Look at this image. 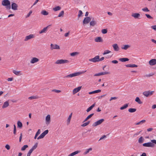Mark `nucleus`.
<instances>
[{"mask_svg":"<svg viewBox=\"0 0 156 156\" xmlns=\"http://www.w3.org/2000/svg\"><path fill=\"white\" fill-rule=\"evenodd\" d=\"M39 61L38 58L34 57L31 60L30 62L32 64H34L35 63Z\"/></svg>","mask_w":156,"mask_h":156,"instance_id":"obj_17","label":"nucleus"},{"mask_svg":"<svg viewBox=\"0 0 156 156\" xmlns=\"http://www.w3.org/2000/svg\"><path fill=\"white\" fill-rule=\"evenodd\" d=\"M9 105V103L8 101H6L4 102L3 105L2 106V108H4L8 107Z\"/></svg>","mask_w":156,"mask_h":156,"instance_id":"obj_24","label":"nucleus"},{"mask_svg":"<svg viewBox=\"0 0 156 156\" xmlns=\"http://www.w3.org/2000/svg\"><path fill=\"white\" fill-rule=\"evenodd\" d=\"M112 63H113L114 64H117L118 63V61L117 60H114L112 61Z\"/></svg>","mask_w":156,"mask_h":156,"instance_id":"obj_63","label":"nucleus"},{"mask_svg":"<svg viewBox=\"0 0 156 156\" xmlns=\"http://www.w3.org/2000/svg\"><path fill=\"white\" fill-rule=\"evenodd\" d=\"M72 113L69 115V116L68 117V119H67V122H68L69 123L70 122L71 118H72Z\"/></svg>","mask_w":156,"mask_h":156,"instance_id":"obj_42","label":"nucleus"},{"mask_svg":"<svg viewBox=\"0 0 156 156\" xmlns=\"http://www.w3.org/2000/svg\"><path fill=\"white\" fill-rule=\"evenodd\" d=\"M79 53L77 52H75L71 53L70 54V55L72 56H74L76 55H78Z\"/></svg>","mask_w":156,"mask_h":156,"instance_id":"obj_41","label":"nucleus"},{"mask_svg":"<svg viewBox=\"0 0 156 156\" xmlns=\"http://www.w3.org/2000/svg\"><path fill=\"white\" fill-rule=\"evenodd\" d=\"M82 86H80L74 89L73 90V94H75L79 91L81 89Z\"/></svg>","mask_w":156,"mask_h":156,"instance_id":"obj_16","label":"nucleus"},{"mask_svg":"<svg viewBox=\"0 0 156 156\" xmlns=\"http://www.w3.org/2000/svg\"><path fill=\"white\" fill-rule=\"evenodd\" d=\"M153 129V128H148V129H147V131L150 132V131H151Z\"/></svg>","mask_w":156,"mask_h":156,"instance_id":"obj_64","label":"nucleus"},{"mask_svg":"<svg viewBox=\"0 0 156 156\" xmlns=\"http://www.w3.org/2000/svg\"><path fill=\"white\" fill-rule=\"evenodd\" d=\"M13 73L15 74V75H17V76H19L20 75H21V74H20V71H17L15 70H13Z\"/></svg>","mask_w":156,"mask_h":156,"instance_id":"obj_37","label":"nucleus"},{"mask_svg":"<svg viewBox=\"0 0 156 156\" xmlns=\"http://www.w3.org/2000/svg\"><path fill=\"white\" fill-rule=\"evenodd\" d=\"M95 103H94L93 104L91 105L86 110L87 112H89L91 111L92 108L95 106Z\"/></svg>","mask_w":156,"mask_h":156,"instance_id":"obj_25","label":"nucleus"},{"mask_svg":"<svg viewBox=\"0 0 156 156\" xmlns=\"http://www.w3.org/2000/svg\"><path fill=\"white\" fill-rule=\"evenodd\" d=\"M61 7L60 6H57L53 8V10L55 11H57L60 10L61 9Z\"/></svg>","mask_w":156,"mask_h":156,"instance_id":"obj_33","label":"nucleus"},{"mask_svg":"<svg viewBox=\"0 0 156 156\" xmlns=\"http://www.w3.org/2000/svg\"><path fill=\"white\" fill-rule=\"evenodd\" d=\"M81 10H79V13L78 16L79 17L81 16L83 14Z\"/></svg>","mask_w":156,"mask_h":156,"instance_id":"obj_52","label":"nucleus"},{"mask_svg":"<svg viewBox=\"0 0 156 156\" xmlns=\"http://www.w3.org/2000/svg\"><path fill=\"white\" fill-rule=\"evenodd\" d=\"M80 152V151H74L70 154H69L68 156H74L75 155L78 154Z\"/></svg>","mask_w":156,"mask_h":156,"instance_id":"obj_22","label":"nucleus"},{"mask_svg":"<svg viewBox=\"0 0 156 156\" xmlns=\"http://www.w3.org/2000/svg\"><path fill=\"white\" fill-rule=\"evenodd\" d=\"M145 122H146V120H143L141 121H140L136 123V125H139L141 123H144Z\"/></svg>","mask_w":156,"mask_h":156,"instance_id":"obj_44","label":"nucleus"},{"mask_svg":"<svg viewBox=\"0 0 156 156\" xmlns=\"http://www.w3.org/2000/svg\"><path fill=\"white\" fill-rule=\"evenodd\" d=\"M149 63L151 66H154L156 64V59H152L149 61Z\"/></svg>","mask_w":156,"mask_h":156,"instance_id":"obj_14","label":"nucleus"},{"mask_svg":"<svg viewBox=\"0 0 156 156\" xmlns=\"http://www.w3.org/2000/svg\"><path fill=\"white\" fill-rule=\"evenodd\" d=\"M18 5L17 4L15 3H12V9L13 10H16L17 9Z\"/></svg>","mask_w":156,"mask_h":156,"instance_id":"obj_15","label":"nucleus"},{"mask_svg":"<svg viewBox=\"0 0 156 156\" xmlns=\"http://www.w3.org/2000/svg\"><path fill=\"white\" fill-rule=\"evenodd\" d=\"M144 139L142 136H141L138 140V142L139 143H142L144 141Z\"/></svg>","mask_w":156,"mask_h":156,"instance_id":"obj_32","label":"nucleus"},{"mask_svg":"<svg viewBox=\"0 0 156 156\" xmlns=\"http://www.w3.org/2000/svg\"><path fill=\"white\" fill-rule=\"evenodd\" d=\"M86 72V70H85V71L82 72H78L75 73H74L72 74H70L69 75H67L66 76L64 77V78H72L74 76H79L80 74L84 73L85 72Z\"/></svg>","mask_w":156,"mask_h":156,"instance_id":"obj_1","label":"nucleus"},{"mask_svg":"<svg viewBox=\"0 0 156 156\" xmlns=\"http://www.w3.org/2000/svg\"><path fill=\"white\" fill-rule=\"evenodd\" d=\"M136 110V108H130L128 109V111L130 113H133L135 112Z\"/></svg>","mask_w":156,"mask_h":156,"instance_id":"obj_31","label":"nucleus"},{"mask_svg":"<svg viewBox=\"0 0 156 156\" xmlns=\"http://www.w3.org/2000/svg\"><path fill=\"white\" fill-rule=\"evenodd\" d=\"M151 28L153 29L156 30V25H154L151 26Z\"/></svg>","mask_w":156,"mask_h":156,"instance_id":"obj_60","label":"nucleus"},{"mask_svg":"<svg viewBox=\"0 0 156 156\" xmlns=\"http://www.w3.org/2000/svg\"><path fill=\"white\" fill-rule=\"evenodd\" d=\"M37 145L38 143H36L35 145L32 147V148L31 149H32V150L34 151L37 147Z\"/></svg>","mask_w":156,"mask_h":156,"instance_id":"obj_43","label":"nucleus"},{"mask_svg":"<svg viewBox=\"0 0 156 156\" xmlns=\"http://www.w3.org/2000/svg\"><path fill=\"white\" fill-rule=\"evenodd\" d=\"M32 13V10H30L28 13L27 14V15L26 16V18H27L30 16L31 14Z\"/></svg>","mask_w":156,"mask_h":156,"instance_id":"obj_48","label":"nucleus"},{"mask_svg":"<svg viewBox=\"0 0 156 156\" xmlns=\"http://www.w3.org/2000/svg\"><path fill=\"white\" fill-rule=\"evenodd\" d=\"M131 16L133 17L135 19L139 18L140 16V14L138 13H133Z\"/></svg>","mask_w":156,"mask_h":156,"instance_id":"obj_20","label":"nucleus"},{"mask_svg":"<svg viewBox=\"0 0 156 156\" xmlns=\"http://www.w3.org/2000/svg\"><path fill=\"white\" fill-rule=\"evenodd\" d=\"M130 47V46L128 45H125L124 46V47H122L121 48L122 49L124 50H127L128 48H129Z\"/></svg>","mask_w":156,"mask_h":156,"instance_id":"obj_34","label":"nucleus"},{"mask_svg":"<svg viewBox=\"0 0 156 156\" xmlns=\"http://www.w3.org/2000/svg\"><path fill=\"white\" fill-rule=\"evenodd\" d=\"M37 96H31L28 98V99L29 100H31L33 99H37Z\"/></svg>","mask_w":156,"mask_h":156,"instance_id":"obj_46","label":"nucleus"},{"mask_svg":"<svg viewBox=\"0 0 156 156\" xmlns=\"http://www.w3.org/2000/svg\"><path fill=\"white\" fill-rule=\"evenodd\" d=\"M13 78L12 77H10V78H8L7 79V80L9 81H12L13 80Z\"/></svg>","mask_w":156,"mask_h":156,"instance_id":"obj_62","label":"nucleus"},{"mask_svg":"<svg viewBox=\"0 0 156 156\" xmlns=\"http://www.w3.org/2000/svg\"><path fill=\"white\" fill-rule=\"evenodd\" d=\"M91 20V18L89 17H85L83 21V23L84 24H87Z\"/></svg>","mask_w":156,"mask_h":156,"instance_id":"obj_10","label":"nucleus"},{"mask_svg":"<svg viewBox=\"0 0 156 156\" xmlns=\"http://www.w3.org/2000/svg\"><path fill=\"white\" fill-rule=\"evenodd\" d=\"M145 15L149 19H152L153 18L149 14H145Z\"/></svg>","mask_w":156,"mask_h":156,"instance_id":"obj_53","label":"nucleus"},{"mask_svg":"<svg viewBox=\"0 0 156 156\" xmlns=\"http://www.w3.org/2000/svg\"><path fill=\"white\" fill-rule=\"evenodd\" d=\"M154 91L150 90H148L143 92V94L146 97H148L150 96H151L153 94Z\"/></svg>","mask_w":156,"mask_h":156,"instance_id":"obj_7","label":"nucleus"},{"mask_svg":"<svg viewBox=\"0 0 156 156\" xmlns=\"http://www.w3.org/2000/svg\"><path fill=\"white\" fill-rule=\"evenodd\" d=\"M151 142L153 144H156V140H151Z\"/></svg>","mask_w":156,"mask_h":156,"instance_id":"obj_61","label":"nucleus"},{"mask_svg":"<svg viewBox=\"0 0 156 156\" xmlns=\"http://www.w3.org/2000/svg\"><path fill=\"white\" fill-rule=\"evenodd\" d=\"M22 138V133H21L20 135V139H19L20 142L21 141Z\"/></svg>","mask_w":156,"mask_h":156,"instance_id":"obj_59","label":"nucleus"},{"mask_svg":"<svg viewBox=\"0 0 156 156\" xmlns=\"http://www.w3.org/2000/svg\"><path fill=\"white\" fill-rule=\"evenodd\" d=\"M143 146L145 147H154V144L152 142H148L143 144Z\"/></svg>","mask_w":156,"mask_h":156,"instance_id":"obj_8","label":"nucleus"},{"mask_svg":"<svg viewBox=\"0 0 156 156\" xmlns=\"http://www.w3.org/2000/svg\"><path fill=\"white\" fill-rule=\"evenodd\" d=\"M141 131H140L139 132H138L134 134V135H133L134 136H136L139 135L140 134V133H141Z\"/></svg>","mask_w":156,"mask_h":156,"instance_id":"obj_58","label":"nucleus"},{"mask_svg":"<svg viewBox=\"0 0 156 156\" xmlns=\"http://www.w3.org/2000/svg\"><path fill=\"white\" fill-rule=\"evenodd\" d=\"M142 11L144 12H149V10L148 9V8L147 7H145L144 8L142 9Z\"/></svg>","mask_w":156,"mask_h":156,"instance_id":"obj_51","label":"nucleus"},{"mask_svg":"<svg viewBox=\"0 0 156 156\" xmlns=\"http://www.w3.org/2000/svg\"><path fill=\"white\" fill-rule=\"evenodd\" d=\"M69 62V61L66 59H58L55 62L56 64H61L65 63H68Z\"/></svg>","mask_w":156,"mask_h":156,"instance_id":"obj_3","label":"nucleus"},{"mask_svg":"<svg viewBox=\"0 0 156 156\" xmlns=\"http://www.w3.org/2000/svg\"><path fill=\"white\" fill-rule=\"evenodd\" d=\"M119 60L122 62H125L128 61L129 59L127 58H119Z\"/></svg>","mask_w":156,"mask_h":156,"instance_id":"obj_27","label":"nucleus"},{"mask_svg":"<svg viewBox=\"0 0 156 156\" xmlns=\"http://www.w3.org/2000/svg\"><path fill=\"white\" fill-rule=\"evenodd\" d=\"M135 101L139 104H141L143 103V102L140 101V98L138 97L136 98Z\"/></svg>","mask_w":156,"mask_h":156,"instance_id":"obj_30","label":"nucleus"},{"mask_svg":"<svg viewBox=\"0 0 156 156\" xmlns=\"http://www.w3.org/2000/svg\"><path fill=\"white\" fill-rule=\"evenodd\" d=\"M94 41L95 42H102L103 39L101 37H96Z\"/></svg>","mask_w":156,"mask_h":156,"instance_id":"obj_18","label":"nucleus"},{"mask_svg":"<svg viewBox=\"0 0 156 156\" xmlns=\"http://www.w3.org/2000/svg\"><path fill=\"white\" fill-rule=\"evenodd\" d=\"M41 14L44 15H48V12H47L45 10H42L41 12Z\"/></svg>","mask_w":156,"mask_h":156,"instance_id":"obj_38","label":"nucleus"},{"mask_svg":"<svg viewBox=\"0 0 156 156\" xmlns=\"http://www.w3.org/2000/svg\"><path fill=\"white\" fill-rule=\"evenodd\" d=\"M50 115H48L45 118L46 123L47 124H48L50 122Z\"/></svg>","mask_w":156,"mask_h":156,"instance_id":"obj_13","label":"nucleus"},{"mask_svg":"<svg viewBox=\"0 0 156 156\" xmlns=\"http://www.w3.org/2000/svg\"><path fill=\"white\" fill-rule=\"evenodd\" d=\"M34 37V35L33 34H30L29 35L26 36L24 39L25 41H27L29 40Z\"/></svg>","mask_w":156,"mask_h":156,"instance_id":"obj_12","label":"nucleus"},{"mask_svg":"<svg viewBox=\"0 0 156 156\" xmlns=\"http://www.w3.org/2000/svg\"><path fill=\"white\" fill-rule=\"evenodd\" d=\"M2 5L3 6H6L7 9H11L10 2L9 0H3L2 2Z\"/></svg>","mask_w":156,"mask_h":156,"instance_id":"obj_2","label":"nucleus"},{"mask_svg":"<svg viewBox=\"0 0 156 156\" xmlns=\"http://www.w3.org/2000/svg\"><path fill=\"white\" fill-rule=\"evenodd\" d=\"M52 91L55 92L57 93H58L61 92V91L60 90H52Z\"/></svg>","mask_w":156,"mask_h":156,"instance_id":"obj_56","label":"nucleus"},{"mask_svg":"<svg viewBox=\"0 0 156 156\" xmlns=\"http://www.w3.org/2000/svg\"><path fill=\"white\" fill-rule=\"evenodd\" d=\"M51 26V25H50L47 26L46 27H44L43 29L39 31V33L40 34H41L43 33H46L47 31L48 28L49 27Z\"/></svg>","mask_w":156,"mask_h":156,"instance_id":"obj_11","label":"nucleus"},{"mask_svg":"<svg viewBox=\"0 0 156 156\" xmlns=\"http://www.w3.org/2000/svg\"><path fill=\"white\" fill-rule=\"evenodd\" d=\"M41 133V130L40 129H38L36 133V135L38 136Z\"/></svg>","mask_w":156,"mask_h":156,"instance_id":"obj_55","label":"nucleus"},{"mask_svg":"<svg viewBox=\"0 0 156 156\" xmlns=\"http://www.w3.org/2000/svg\"><path fill=\"white\" fill-rule=\"evenodd\" d=\"M112 47L115 51H118L119 50V48L117 44H113Z\"/></svg>","mask_w":156,"mask_h":156,"instance_id":"obj_19","label":"nucleus"},{"mask_svg":"<svg viewBox=\"0 0 156 156\" xmlns=\"http://www.w3.org/2000/svg\"><path fill=\"white\" fill-rule=\"evenodd\" d=\"M5 147L7 150H9L10 149V146L9 144H6L5 146Z\"/></svg>","mask_w":156,"mask_h":156,"instance_id":"obj_54","label":"nucleus"},{"mask_svg":"<svg viewBox=\"0 0 156 156\" xmlns=\"http://www.w3.org/2000/svg\"><path fill=\"white\" fill-rule=\"evenodd\" d=\"M17 127H18L21 129L22 128L23 126V124L21 122H20V121H18L17 122Z\"/></svg>","mask_w":156,"mask_h":156,"instance_id":"obj_29","label":"nucleus"},{"mask_svg":"<svg viewBox=\"0 0 156 156\" xmlns=\"http://www.w3.org/2000/svg\"><path fill=\"white\" fill-rule=\"evenodd\" d=\"M104 121V119H101L97 121V122H94L92 125L93 126H96L98 125L101 124Z\"/></svg>","mask_w":156,"mask_h":156,"instance_id":"obj_6","label":"nucleus"},{"mask_svg":"<svg viewBox=\"0 0 156 156\" xmlns=\"http://www.w3.org/2000/svg\"><path fill=\"white\" fill-rule=\"evenodd\" d=\"M101 90H98L92 92H90L89 93V94H93L97 93L100 92H101Z\"/></svg>","mask_w":156,"mask_h":156,"instance_id":"obj_26","label":"nucleus"},{"mask_svg":"<svg viewBox=\"0 0 156 156\" xmlns=\"http://www.w3.org/2000/svg\"><path fill=\"white\" fill-rule=\"evenodd\" d=\"M50 46L51 50H53V49H59L60 48L59 46L56 44H51Z\"/></svg>","mask_w":156,"mask_h":156,"instance_id":"obj_9","label":"nucleus"},{"mask_svg":"<svg viewBox=\"0 0 156 156\" xmlns=\"http://www.w3.org/2000/svg\"><path fill=\"white\" fill-rule=\"evenodd\" d=\"M64 14V11H62L58 14V17H63Z\"/></svg>","mask_w":156,"mask_h":156,"instance_id":"obj_39","label":"nucleus"},{"mask_svg":"<svg viewBox=\"0 0 156 156\" xmlns=\"http://www.w3.org/2000/svg\"><path fill=\"white\" fill-rule=\"evenodd\" d=\"M108 32L107 30L106 29H103L102 30L101 32L103 34H105L107 33Z\"/></svg>","mask_w":156,"mask_h":156,"instance_id":"obj_47","label":"nucleus"},{"mask_svg":"<svg viewBox=\"0 0 156 156\" xmlns=\"http://www.w3.org/2000/svg\"><path fill=\"white\" fill-rule=\"evenodd\" d=\"M92 148H90L88 149H87L86 150V151L83 153V154L86 155L88 154L89 152L90 151H92Z\"/></svg>","mask_w":156,"mask_h":156,"instance_id":"obj_36","label":"nucleus"},{"mask_svg":"<svg viewBox=\"0 0 156 156\" xmlns=\"http://www.w3.org/2000/svg\"><path fill=\"white\" fill-rule=\"evenodd\" d=\"M90 123V121H88L87 122H85L81 125V126L82 127H85L88 125Z\"/></svg>","mask_w":156,"mask_h":156,"instance_id":"obj_40","label":"nucleus"},{"mask_svg":"<svg viewBox=\"0 0 156 156\" xmlns=\"http://www.w3.org/2000/svg\"><path fill=\"white\" fill-rule=\"evenodd\" d=\"M125 66L126 67H129L133 68V67H138L137 65H135V64H128L126 65H125Z\"/></svg>","mask_w":156,"mask_h":156,"instance_id":"obj_23","label":"nucleus"},{"mask_svg":"<svg viewBox=\"0 0 156 156\" xmlns=\"http://www.w3.org/2000/svg\"><path fill=\"white\" fill-rule=\"evenodd\" d=\"M99 55H97L95 56L94 58L90 59L89 60L90 61L93 62H99Z\"/></svg>","mask_w":156,"mask_h":156,"instance_id":"obj_5","label":"nucleus"},{"mask_svg":"<svg viewBox=\"0 0 156 156\" xmlns=\"http://www.w3.org/2000/svg\"><path fill=\"white\" fill-rule=\"evenodd\" d=\"M128 104H125L123 106L121 107L120 108V109L121 110H122L125 109H126L128 107Z\"/></svg>","mask_w":156,"mask_h":156,"instance_id":"obj_35","label":"nucleus"},{"mask_svg":"<svg viewBox=\"0 0 156 156\" xmlns=\"http://www.w3.org/2000/svg\"><path fill=\"white\" fill-rule=\"evenodd\" d=\"M97 24V22L94 20V18H93L92 20L90 22V26H94Z\"/></svg>","mask_w":156,"mask_h":156,"instance_id":"obj_21","label":"nucleus"},{"mask_svg":"<svg viewBox=\"0 0 156 156\" xmlns=\"http://www.w3.org/2000/svg\"><path fill=\"white\" fill-rule=\"evenodd\" d=\"M48 132V130H45L43 133H42L37 138L38 140L43 138L44 136L47 134Z\"/></svg>","mask_w":156,"mask_h":156,"instance_id":"obj_4","label":"nucleus"},{"mask_svg":"<svg viewBox=\"0 0 156 156\" xmlns=\"http://www.w3.org/2000/svg\"><path fill=\"white\" fill-rule=\"evenodd\" d=\"M94 113H92L89 115L84 120L83 122L87 121L88 119L91 118L93 115Z\"/></svg>","mask_w":156,"mask_h":156,"instance_id":"obj_28","label":"nucleus"},{"mask_svg":"<svg viewBox=\"0 0 156 156\" xmlns=\"http://www.w3.org/2000/svg\"><path fill=\"white\" fill-rule=\"evenodd\" d=\"M13 133L15 135L16 133V128L15 125H14Z\"/></svg>","mask_w":156,"mask_h":156,"instance_id":"obj_49","label":"nucleus"},{"mask_svg":"<svg viewBox=\"0 0 156 156\" xmlns=\"http://www.w3.org/2000/svg\"><path fill=\"white\" fill-rule=\"evenodd\" d=\"M28 147V146L27 145H24L21 148V150L23 151H24Z\"/></svg>","mask_w":156,"mask_h":156,"instance_id":"obj_45","label":"nucleus"},{"mask_svg":"<svg viewBox=\"0 0 156 156\" xmlns=\"http://www.w3.org/2000/svg\"><path fill=\"white\" fill-rule=\"evenodd\" d=\"M110 52H111L109 50H106V51H105L104 53H103V55H106V54H108V53H110Z\"/></svg>","mask_w":156,"mask_h":156,"instance_id":"obj_50","label":"nucleus"},{"mask_svg":"<svg viewBox=\"0 0 156 156\" xmlns=\"http://www.w3.org/2000/svg\"><path fill=\"white\" fill-rule=\"evenodd\" d=\"M117 98V97H112L110 99L109 101H111L112 100H115Z\"/></svg>","mask_w":156,"mask_h":156,"instance_id":"obj_57","label":"nucleus"}]
</instances>
